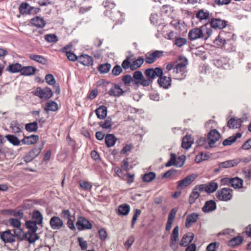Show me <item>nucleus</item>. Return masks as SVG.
Returning <instances> with one entry per match:
<instances>
[{
	"label": "nucleus",
	"mask_w": 251,
	"mask_h": 251,
	"mask_svg": "<svg viewBox=\"0 0 251 251\" xmlns=\"http://www.w3.org/2000/svg\"><path fill=\"white\" fill-rule=\"evenodd\" d=\"M118 176L125 180L128 184L132 183L134 180V175L130 174H117Z\"/></svg>",
	"instance_id": "473e14b6"
},
{
	"label": "nucleus",
	"mask_w": 251,
	"mask_h": 251,
	"mask_svg": "<svg viewBox=\"0 0 251 251\" xmlns=\"http://www.w3.org/2000/svg\"><path fill=\"white\" fill-rule=\"evenodd\" d=\"M242 122L243 121L241 119H236L232 117L228 121L227 126L229 128H239Z\"/></svg>",
	"instance_id": "5701e85b"
},
{
	"label": "nucleus",
	"mask_w": 251,
	"mask_h": 251,
	"mask_svg": "<svg viewBox=\"0 0 251 251\" xmlns=\"http://www.w3.org/2000/svg\"><path fill=\"white\" fill-rule=\"evenodd\" d=\"M216 208V203L213 200L208 201L205 202L202 207V211L204 212H209L214 210Z\"/></svg>",
	"instance_id": "a878e982"
},
{
	"label": "nucleus",
	"mask_w": 251,
	"mask_h": 251,
	"mask_svg": "<svg viewBox=\"0 0 251 251\" xmlns=\"http://www.w3.org/2000/svg\"><path fill=\"white\" fill-rule=\"evenodd\" d=\"M78 184H79L80 188L85 191H90L92 188V183L87 181L80 180L78 181Z\"/></svg>",
	"instance_id": "4c0bfd02"
},
{
	"label": "nucleus",
	"mask_w": 251,
	"mask_h": 251,
	"mask_svg": "<svg viewBox=\"0 0 251 251\" xmlns=\"http://www.w3.org/2000/svg\"><path fill=\"white\" fill-rule=\"evenodd\" d=\"M218 247V243L217 242H213L208 245L206 247V251H215Z\"/></svg>",
	"instance_id": "774afa93"
},
{
	"label": "nucleus",
	"mask_w": 251,
	"mask_h": 251,
	"mask_svg": "<svg viewBox=\"0 0 251 251\" xmlns=\"http://www.w3.org/2000/svg\"><path fill=\"white\" fill-rule=\"evenodd\" d=\"M210 13L209 11L205 9L199 10L196 13V17L199 21H206L210 17Z\"/></svg>",
	"instance_id": "a211bd4d"
},
{
	"label": "nucleus",
	"mask_w": 251,
	"mask_h": 251,
	"mask_svg": "<svg viewBox=\"0 0 251 251\" xmlns=\"http://www.w3.org/2000/svg\"><path fill=\"white\" fill-rule=\"evenodd\" d=\"M131 63H132L130 61L129 57H127L123 61L122 66L125 70L129 68L131 70Z\"/></svg>",
	"instance_id": "0e129e2a"
},
{
	"label": "nucleus",
	"mask_w": 251,
	"mask_h": 251,
	"mask_svg": "<svg viewBox=\"0 0 251 251\" xmlns=\"http://www.w3.org/2000/svg\"><path fill=\"white\" fill-rule=\"evenodd\" d=\"M25 129L29 132H34L37 131L38 129V125L37 122H33L27 124L25 125Z\"/></svg>",
	"instance_id": "5fc2aeb1"
},
{
	"label": "nucleus",
	"mask_w": 251,
	"mask_h": 251,
	"mask_svg": "<svg viewBox=\"0 0 251 251\" xmlns=\"http://www.w3.org/2000/svg\"><path fill=\"white\" fill-rule=\"evenodd\" d=\"M240 162L238 159H233L221 162L219 164V168H229L237 165Z\"/></svg>",
	"instance_id": "cd10ccee"
},
{
	"label": "nucleus",
	"mask_w": 251,
	"mask_h": 251,
	"mask_svg": "<svg viewBox=\"0 0 251 251\" xmlns=\"http://www.w3.org/2000/svg\"><path fill=\"white\" fill-rule=\"evenodd\" d=\"M43 219V218L42 217V214H41L39 211H34L33 213H32V219H33V221H32V222L42 224Z\"/></svg>",
	"instance_id": "a18cd8bd"
},
{
	"label": "nucleus",
	"mask_w": 251,
	"mask_h": 251,
	"mask_svg": "<svg viewBox=\"0 0 251 251\" xmlns=\"http://www.w3.org/2000/svg\"><path fill=\"white\" fill-rule=\"evenodd\" d=\"M218 184L217 182L212 181L205 184L197 185L193 189L199 192H205L208 194L215 192L218 189Z\"/></svg>",
	"instance_id": "20e7f679"
},
{
	"label": "nucleus",
	"mask_w": 251,
	"mask_h": 251,
	"mask_svg": "<svg viewBox=\"0 0 251 251\" xmlns=\"http://www.w3.org/2000/svg\"><path fill=\"white\" fill-rule=\"evenodd\" d=\"M99 238L100 240L104 241L107 236V233L104 228H100L99 230Z\"/></svg>",
	"instance_id": "338daca9"
},
{
	"label": "nucleus",
	"mask_w": 251,
	"mask_h": 251,
	"mask_svg": "<svg viewBox=\"0 0 251 251\" xmlns=\"http://www.w3.org/2000/svg\"><path fill=\"white\" fill-rule=\"evenodd\" d=\"M144 58L141 57L133 61L131 63V70H134L140 67L144 63Z\"/></svg>",
	"instance_id": "de8ad7c7"
},
{
	"label": "nucleus",
	"mask_w": 251,
	"mask_h": 251,
	"mask_svg": "<svg viewBox=\"0 0 251 251\" xmlns=\"http://www.w3.org/2000/svg\"><path fill=\"white\" fill-rule=\"evenodd\" d=\"M221 137L220 133L216 129H212L209 131L207 135L208 145L212 148L216 142L219 140Z\"/></svg>",
	"instance_id": "f8f14e48"
},
{
	"label": "nucleus",
	"mask_w": 251,
	"mask_h": 251,
	"mask_svg": "<svg viewBox=\"0 0 251 251\" xmlns=\"http://www.w3.org/2000/svg\"><path fill=\"white\" fill-rule=\"evenodd\" d=\"M34 95L39 97L42 100H47L52 97L53 92L51 89L49 87L44 88L38 87L34 91Z\"/></svg>",
	"instance_id": "6e6552de"
},
{
	"label": "nucleus",
	"mask_w": 251,
	"mask_h": 251,
	"mask_svg": "<svg viewBox=\"0 0 251 251\" xmlns=\"http://www.w3.org/2000/svg\"><path fill=\"white\" fill-rule=\"evenodd\" d=\"M162 70L158 67V84L161 87L167 89L171 85V78L169 76H163Z\"/></svg>",
	"instance_id": "0eeeda50"
},
{
	"label": "nucleus",
	"mask_w": 251,
	"mask_h": 251,
	"mask_svg": "<svg viewBox=\"0 0 251 251\" xmlns=\"http://www.w3.org/2000/svg\"><path fill=\"white\" fill-rule=\"evenodd\" d=\"M213 63L215 66L219 68L228 69L230 68L229 59L226 57H221L218 59H214Z\"/></svg>",
	"instance_id": "4468645a"
},
{
	"label": "nucleus",
	"mask_w": 251,
	"mask_h": 251,
	"mask_svg": "<svg viewBox=\"0 0 251 251\" xmlns=\"http://www.w3.org/2000/svg\"><path fill=\"white\" fill-rule=\"evenodd\" d=\"M199 219V214L196 213H191L186 216V222H185V227L190 228L192 225L196 223Z\"/></svg>",
	"instance_id": "f3484780"
},
{
	"label": "nucleus",
	"mask_w": 251,
	"mask_h": 251,
	"mask_svg": "<svg viewBox=\"0 0 251 251\" xmlns=\"http://www.w3.org/2000/svg\"><path fill=\"white\" fill-rule=\"evenodd\" d=\"M39 139V137L37 135H31L25 137L22 140V142L24 144L31 145L35 144Z\"/></svg>",
	"instance_id": "c85d7f7f"
},
{
	"label": "nucleus",
	"mask_w": 251,
	"mask_h": 251,
	"mask_svg": "<svg viewBox=\"0 0 251 251\" xmlns=\"http://www.w3.org/2000/svg\"><path fill=\"white\" fill-rule=\"evenodd\" d=\"M29 57L31 60L35 61L41 64L45 65L47 63V60L42 55L31 54L29 55Z\"/></svg>",
	"instance_id": "ea45409f"
},
{
	"label": "nucleus",
	"mask_w": 251,
	"mask_h": 251,
	"mask_svg": "<svg viewBox=\"0 0 251 251\" xmlns=\"http://www.w3.org/2000/svg\"><path fill=\"white\" fill-rule=\"evenodd\" d=\"M155 174H144L142 177L144 182H149L155 178Z\"/></svg>",
	"instance_id": "e2e57ef3"
},
{
	"label": "nucleus",
	"mask_w": 251,
	"mask_h": 251,
	"mask_svg": "<svg viewBox=\"0 0 251 251\" xmlns=\"http://www.w3.org/2000/svg\"><path fill=\"white\" fill-rule=\"evenodd\" d=\"M22 66L19 63H15L9 65L7 70L11 73H16L22 72Z\"/></svg>",
	"instance_id": "2f4dec72"
},
{
	"label": "nucleus",
	"mask_w": 251,
	"mask_h": 251,
	"mask_svg": "<svg viewBox=\"0 0 251 251\" xmlns=\"http://www.w3.org/2000/svg\"><path fill=\"white\" fill-rule=\"evenodd\" d=\"M45 39L50 43H56L58 41V37L55 34H47L45 36Z\"/></svg>",
	"instance_id": "4d7b16f0"
},
{
	"label": "nucleus",
	"mask_w": 251,
	"mask_h": 251,
	"mask_svg": "<svg viewBox=\"0 0 251 251\" xmlns=\"http://www.w3.org/2000/svg\"><path fill=\"white\" fill-rule=\"evenodd\" d=\"M178 226H176L174 227V229H173L172 233H171V244H175L176 242L178 241Z\"/></svg>",
	"instance_id": "c03bdc74"
},
{
	"label": "nucleus",
	"mask_w": 251,
	"mask_h": 251,
	"mask_svg": "<svg viewBox=\"0 0 251 251\" xmlns=\"http://www.w3.org/2000/svg\"><path fill=\"white\" fill-rule=\"evenodd\" d=\"M157 57V50L155 51L152 53H150L147 55L144 60L147 63L151 64L154 62L155 58Z\"/></svg>",
	"instance_id": "864d4df0"
},
{
	"label": "nucleus",
	"mask_w": 251,
	"mask_h": 251,
	"mask_svg": "<svg viewBox=\"0 0 251 251\" xmlns=\"http://www.w3.org/2000/svg\"><path fill=\"white\" fill-rule=\"evenodd\" d=\"M193 139L190 135H186L182 138L181 146L183 148L188 150L193 143Z\"/></svg>",
	"instance_id": "393cba45"
},
{
	"label": "nucleus",
	"mask_w": 251,
	"mask_h": 251,
	"mask_svg": "<svg viewBox=\"0 0 251 251\" xmlns=\"http://www.w3.org/2000/svg\"><path fill=\"white\" fill-rule=\"evenodd\" d=\"M162 35L163 37L169 40H175V38L176 37V36L175 35V33L174 32V31H170L168 33H166L165 31H163L162 32Z\"/></svg>",
	"instance_id": "052dcab7"
},
{
	"label": "nucleus",
	"mask_w": 251,
	"mask_h": 251,
	"mask_svg": "<svg viewBox=\"0 0 251 251\" xmlns=\"http://www.w3.org/2000/svg\"><path fill=\"white\" fill-rule=\"evenodd\" d=\"M5 138L7 140L14 146H19L20 144V141L17 137L12 135H6Z\"/></svg>",
	"instance_id": "3c124183"
},
{
	"label": "nucleus",
	"mask_w": 251,
	"mask_h": 251,
	"mask_svg": "<svg viewBox=\"0 0 251 251\" xmlns=\"http://www.w3.org/2000/svg\"><path fill=\"white\" fill-rule=\"evenodd\" d=\"M174 45L180 48L187 44V40L186 38L183 37H176L174 40Z\"/></svg>",
	"instance_id": "8fccbe9b"
},
{
	"label": "nucleus",
	"mask_w": 251,
	"mask_h": 251,
	"mask_svg": "<svg viewBox=\"0 0 251 251\" xmlns=\"http://www.w3.org/2000/svg\"><path fill=\"white\" fill-rule=\"evenodd\" d=\"M0 239L4 244H13L18 240H22L24 234L22 229H15L12 230L7 229L0 232Z\"/></svg>",
	"instance_id": "f03ea898"
},
{
	"label": "nucleus",
	"mask_w": 251,
	"mask_h": 251,
	"mask_svg": "<svg viewBox=\"0 0 251 251\" xmlns=\"http://www.w3.org/2000/svg\"><path fill=\"white\" fill-rule=\"evenodd\" d=\"M202 192L193 189V191H192L191 194L190 195V197H189V202H190V204H193L196 201V200L199 198L200 193Z\"/></svg>",
	"instance_id": "a19ab883"
},
{
	"label": "nucleus",
	"mask_w": 251,
	"mask_h": 251,
	"mask_svg": "<svg viewBox=\"0 0 251 251\" xmlns=\"http://www.w3.org/2000/svg\"><path fill=\"white\" fill-rule=\"evenodd\" d=\"M197 176L192 174L191 175L188 176L183 179L178 181L177 189L182 190L190 185V184L193 182L195 179H196Z\"/></svg>",
	"instance_id": "9b49d317"
},
{
	"label": "nucleus",
	"mask_w": 251,
	"mask_h": 251,
	"mask_svg": "<svg viewBox=\"0 0 251 251\" xmlns=\"http://www.w3.org/2000/svg\"><path fill=\"white\" fill-rule=\"evenodd\" d=\"M26 238L28 239V242L30 243H33L38 239V236L35 232L28 231Z\"/></svg>",
	"instance_id": "603ef678"
},
{
	"label": "nucleus",
	"mask_w": 251,
	"mask_h": 251,
	"mask_svg": "<svg viewBox=\"0 0 251 251\" xmlns=\"http://www.w3.org/2000/svg\"><path fill=\"white\" fill-rule=\"evenodd\" d=\"M50 226L53 230H58L63 227L64 224L62 220L58 216H53L50 219Z\"/></svg>",
	"instance_id": "2eb2a0df"
},
{
	"label": "nucleus",
	"mask_w": 251,
	"mask_h": 251,
	"mask_svg": "<svg viewBox=\"0 0 251 251\" xmlns=\"http://www.w3.org/2000/svg\"><path fill=\"white\" fill-rule=\"evenodd\" d=\"M243 180L237 177L232 178V182L229 184L230 186L234 189H241L242 188Z\"/></svg>",
	"instance_id": "c9c22d12"
},
{
	"label": "nucleus",
	"mask_w": 251,
	"mask_h": 251,
	"mask_svg": "<svg viewBox=\"0 0 251 251\" xmlns=\"http://www.w3.org/2000/svg\"><path fill=\"white\" fill-rule=\"evenodd\" d=\"M143 75L142 73L140 71H135L133 75V84L135 85L139 84V82L143 78Z\"/></svg>",
	"instance_id": "79ce46f5"
},
{
	"label": "nucleus",
	"mask_w": 251,
	"mask_h": 251,
	"mask_svg": "<svg viewBox=\"0 0 251 251\" xmlns=\"http://www.w3.org/2000/svg\"><path fill=\"white\" fill-rule=\"evenodd\" d=\"M216 197L220 201H227L232 198V190L229 188H223L216 192Z\"/></svg>",
	"instance_id": "423d86ee"
},
{
	"label": "nucleus",
	"mask_w": 251,
	"mask_h": 251,
	"mask_svg": "<svg viewBox=\"0 0 251 251\" xmlns=\"http://www.w3.org/2000/svg\"><path fill=\"white\" fill-rule=\"evenodd\" d=\"M112 126L111 119L107 118L103 123H100V126L102 128L111 129Z\"/></svg>",
	"instance_id": "13d9d810"
},
{
	"label": "nucleus",
	"mask_w": 251,
	"mask_h": 251,
	"mask_svg": "<svg viewBox=\"0 0 251 251\" xmlns=\"http://www.w3.org/2000/svg\"><path fill=\"white\" fill-rule=\"evenodd\" d=\"M78 61L84 66H91L93 64V58L87 54L78 56Z\"/></svg>",
	"instance_id": "412c9836"
},
{
	"label": "nucleus",
	"mask_w": 251,
	"mask_h": 251,
	"mask_svg": "<svg viewBox=\"0 0 251 251\" xmlns=\"http://www.w3.org/2000/svg\"><path fill=\"white\" fill-rule=\"evenodd\" d=\"M122 81L124 84L126 86H129L131 82L133 83L132 77L129 75H126L123 76Z\"/></svg>",
	"instance_id": "bf43d9fd"
},
{
	"label": "nucleus",
	"mask_w": 251,
	"mask_h": 251,
	"mask_svg": "<svg viewBox=\"0 0 251 251\" xmlns=\"http://www.w3.org/2000/svg\"><path fill=\"white\" fill-rule=\"evenodd\" d=\"M227 23V21L220 18H211L207 24H208V27H210V29L213 28L215 29H221L226 27Z\"/></svg>",
	"instance_id": "1a4fd4ad"
},
{
	"label": "nucleus",
	"mask_w": 251,
	"mask_h": 251,
	"mask_svg": "<svg viewBox=\"0 0 251 251\" xmlns=\"http://www.w3.org/2000/svg\"><path fill=\"white\" fill-rule=\"evenodd\" d=\"M42 147H36L31 150L27 155L25 157V161L26 162H29L32 161L34 158L38 155L41 151Z\"/></svg>",
	"instance_id": "dca6fc26"
},
{
	"label": "nucleus",
	"mask_w": 251,
	"mask_h": 251,
	"mask_svg": "<svg viewBox=\"0 0 251 251\" xmlns=\"http://www.w3.org/2000/svg\"><path fill=\"white\" fill-rule=\"evenodd\" d=\"M141 213V211L140 209L134 210V216H133L131 221V228L134 227V224L136 223V221L137 220V218L140 215Z\"/></svg>",
	"instance_id": "680f3d73"
},
{
	"label": "nucleus",
	"mask_w": 251,
	"mask_h": 251,
	"mask_svg": "<svg viewBox=\"0 0 251 251\" xmlns=\"http://www.w3.org/2000/svg\"><path fill=\"white\" fill-rule=\"evenodd\" d=\"M36 71V69L32 66L22 67L21 74L24 75H34Z\"/></svg>",
	"instance_id": "f704fd0d"
},
{
	"label": "nucleus",
	"mask_w": 251,
	"mask_h": 251,
	"mask_svg": "<svg viewBox=\"0 0 251 251\" xmlns=\"http://www.w3.org/2000/svg\"><path fill=\"white\" fill-rule=\"evenodd\" d=\"M111 68V65L109 63L101 64L99 67V71L102 74L108 73Z\"/></svg>",
	"instance_id": "6e6d98bb"
},
{
	"label": "nucleus",
	"mask_w": 251,
	"mask_h": 251,
	"mask_svg": "<svg viewBox=\"0 0 251 251\" xmlns=\"http://www.w3.org/2000/svg\"><path fill=\"white\" fill-rule=\"evenodd\" d=\"M176 212H177V209L174 208L171 209V212L169 213L167 224H166V231H168L170 229H171L172 225H173L175 218L176 217Z\"/></svg>",
	"instance_id": "6ab92c4d"
},
{
	"label": "nucleus",
	"mask_w": 251,
	"mask_h": 251,
	"mask_svg": "<svg viewBox=\"0 0 251 251\" xmlns=\"http://www.w3.org/2000/svg\"><path fill=\"white\" fill-rule=\"evenodd\" d=\"M129 212V206L127 204L120 205L118 207V215H127Z\"/></svg>",
	"instance_id": "e433bc0d"
},
{
	"label": "nucleus",
	"mask_w": 251,
	"mask_h": 251,
	"mask_svg": "<svg viewBox=\"0 0 251 251\" xmlns=\"http://www.w3.org/2000/svg\"><path fill=\"white\" fill-rule=\"evenodd\" d=\"M243 242V237L241 236L235 237L228 241V245L230 247H234L239 246Z\"/></svg>",
	"instance_id": "c756f323"
},
{
	"label": "nucleus",
	"mask_w": 251,
	"mask_h": 251,
	"mask_svg": "<svg viewBox=\"0 0 251 251\" xmlns=\"http://www.w3.org/2000/svg\"><path fill=\"white\" fill-rule=\"evenodd\" d=\"M8 223H9V226H11L16 229H21L22 223H21L19 219L13 218H9V220H8Z\"/></svg>",
	"instance_id": "37998d69"
},
{
	"label": "nucleus",
	"mask_w": 251,
	"mask_h": 251,
	"mask_svg": "<svg viewBox=\"0 0 251 251\" xmlns=\"http://www.w3.org/2000/svg\"><path fill=\"white\" fill-rule=\"evenodd\" d=\"M57 109L58 105L55 102L50 100L46 103L45 107V110L46 111H55Z\"/></svg>",
	"instance_id": "58836bf2"
},
{
	"label": "nucleus",
	"mask_w": 251,
	"mask_h": 251,
	"mask_svg": "<svg viewBox=\"0 0 251 251\" xmlns=\"http://www.w3.org/2000/svg\"><path fill=\"white\" fill-rule=\"evenodd\" d=\"M194 235L192 233H188L183 235L181 239L179 245L181 247H186L188 244L190 243L193 240Z\"/></svg>",
	"instance_id": "b1692460"
},
{
	"label": "nucleus",
	"mask_w": 251,
	"mask_h": 251,
	"mask_svg": "<svg viewBox=\"0 0 251 251\" xmlns=\"http://www.w3.org/2000/svg\"><path fill=\"white\" fill-rule=\"evenodd\" d=\"M39 8H35L26 2L22 3L19 7V10L22 14H30L37 13Z\"/></svg>",
	"instance_id": "ddd939ff"
},
{
	"label": "nucleus",
	"mask_w": 251,
	"mask_h": 251,
	"mask_svg": "<svg viewBox=\"0 0 251 251\" xmlns=\"http://www.w3.org/2000/svg\"><path fill=\"white\" fill-rule=\"evenodd\" d=\"M22 126L16 121H12L11 123L10 128L13 132L19 133L21 131Z\"/></svg>",
	"instance_id": "49530a36"
},
{
	"label": "nucleus",
	"mask_w": 251,
	"mask_h": 251,
	"mask_svg": "<svg viewBox=\"0 0 251 251\" xmlns=\"http://www.w3.org/2000/svg\"><path fill=\"white\" fill-rule=\"evenodd\" d=\"M208 24H206L200 27L191 29L188 33V38L191 41L203 38L207 40L212 33V30L208 27Z\"/></svg>",
	"instance_id": "f257e3e1"
},
{
	"label": "nucleus",
	"mask_w": 251,
	"mask_h": 251,
	"mask_svg": "<svg viewBox=\"0 0 251 251\" xmlns=\"http://www.w3.org/2000/svg\"><path fill=\"white\" fill-rule=\"evenodd\" d=\"M45 80L49 85H53L55 83V80L53 76L51 74H48L45 76Z\"/></svg>",
	"instance_id": "69168bd1"
},
{
	"label": "nucleus",
	"mask_w": 251,
	"mask_h": 251,
	"mask_svg": "<svg viewBox=\"0 0 251 251\" xmlns=\"http://www.w3.org/2000/svg\"><path fill=\"white\" fill-rule=\"evenodd\" d=\"M145 74L147 78L152 82V80L157 76V68L154 69L152 68L148 69L146 70Z\"/></svg>",
	"instance_id": "7c9ffc66"
},
{
	"label": "nucleus",
	"mask_w": 251,
	"mask_h": 251,
	"mask_svg": "<svg viewBox=\"0 0 251 251\" xmlns=\"http://www.w3.org/2000/svg\"><path fill=\"white\" fill-rule=\"evenodd\" d=\"M37 225H42L36 223V222H32V221H28L25 223V226L28 229V231L31 232H36L38 227H37Z\"/></svg>",
	"instance_id": "09e8293b"
},
{
	"label": "nucleus",
	"mask_w": 251,
	"mask_h": 251,
	"mask_svg": "<svg viewBox=\"0 0 251 251\" xmlns=\"http://www.w3.org/2000/svg\"><path fill=\"white\" fill-rule=\"evenodd\" d=\"M107 108L105 106H100L95 110L97 117L100 119H103L107 115Z\"/></svg>",
	"instance_id": "bb28decb"
},
{
	"label": "nucleus",
	"mask_w": 251,
	"mask_h": 251,
	"mask_svg": "<svg viewBox=\"0 0 251 251\" xmlns=\"http://www.w3.org/2000/svg\"><path fill=\"white\" fill-rule=\"evenodd\" d=\"M76 227L78 231L91 229L92 228V224L87 219L80 216L77 218Z\"/></svg>",
	"instance_id": "9d476101"
},
{
	"label": "nucleus",
	"mask_w": 251,
	"mask_h": 251,
	"mask_svg": "<svg viewBox=\"0 0 251 251\" xmlns=\"http://www.w3.org/2000/svg\"><path fill=\"white\" fill-rule=\"evenodd\" d=\"M30 23L32 25L39 28L44 27L46 24V21L43 18L40 16H36L31 19Z\"/></svg>",
	"instance_id": "4be33fe9"
},
{
	"label": "nucleus",
	"mask_w": 251,
	"mask_h": 251,
	"mask_svg": "<svg viewBox=\"0 0 251 251\" xmlns=\"http://www.w3.org/2000/svg\"><path fill=\"white\" fill-rule=\"evenodd\" d=\"M178 61V62L176 63L173 69V73L175 75L173 76L176 79L182 80L186 75V66L188 64V60L186 57L180 56Z\"/></svg>",
	"instance_id": "7ed1b4c3"
},
{
	"label": "nucleus",
	"mask_w": 251,
	"mask_h": 251,
	"mask_svg": "<svg viewBox=\"0 0 251 251\" xmlns=\"http://www.w3.org/2000/svg\"><path fill=\"white\" fill-rule=\"evenodd\" d=\"M116 140V138L113 134H107L105 137V144L108 147H111L115 145Z\"/></svg>",
	"instance_id": "72a5a7b5"
},
{
	"label": "nucleus",
	"mask_w": 251,
	"mask_h": 251,
	"mask_svg": "<svg viewBox=\"0 0 251 251\" xmlns=\"http://www.w3.org/2000/svg\"><path fill=\"white\" fill-rule=\"evenodd\" d=\"M125 91L118 84L114 85L109 90L108 94L111 96L118 97L123 95Z\"/></svg>",
	"instance_id": "aec40b11"
},
{
	"label": "nucleus",
	"mask_w": 251,
	"mask_h": 251,
	"mask_svg": "<svg viewBox=\"0 0 251 251\" xmlns=\"http://www.w3.org/2000/svg\"><path fill=\"white\" fill-rule=\"evenodd\" d=\"M186 156L184 155L177 157L176 154L172 153L170 154V159L165 164V166L168 167L174 165L176 167H180L184 164Z\"/></svg>",
	"instance_id": "39448f33"
}]
</instances>
